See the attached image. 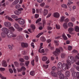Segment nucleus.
<instances>
[{
  "mask_svg": "<svg viewBox=\"0 0 79 79\" xmlns=\"http://www.w3.org/2000/svg\"><path fill=\"white\" fill-rule=\"evenodd\" d=\"M42 60L44 61H45L47 60V58L46 56H44L42 58Z\"/></svg>",
  "mask_w": 79,
  "mask_h": 79,
  "instance_id": "obj_29",
  "label": "nucleus"
},
{
  "mask_svg": "<svg viewBox=\"0 0 79 79\" xmlns=\"http://www.w3.org/2000/svg\"><path fill=\"white\" fill-rule=\"evenodd\" d=\"M73 47L71 46H69L68 47V50H72Z\"/></svg>",
  "mask_w": 79,
  "mask_h": 79,
  "instance_id": "obj_46",
  "label": "nucleus"
},
{
  "mask_svg": "<svg viewBox=\"0 0 79 79\" xmlns=\"http://www.w3.org/2000/svg\"><path fill=\"white\" fill-rule=\"evenodd\" d=\"M66 75L67 76V77H69L70 75V73H69V71H66Z\"/></svg>",
  "mask_w": 79,
  "mask_h": 79,
  "instance_id": "obj_26",
  "label": "nucleus"
},
{
  "mask_svg": "<svg viewBox=\"0 0 79 79\" xmlns=\"http://www.w3.org/2000/svg\"><path fill=\"white\" fill-rule=\"evenodd\" d=\"M17 29H18V31H21L23 30V28L19 27V28Z\"/></svg>",
  "mask_w": 79,
  "mask_h": 79,
  "instance_id": "obj_57",
  "label": "nucleus"
},
{
  "mask_svg": "<svg viewBox=\"0 0 79 79\" xmlns=\"http://www.w3.org/2000/svg\"><path fill=\"white\" fill-rule=\"evenodd\" d=\"M75 30L76 32H79V27L78 26H75L74 27Z\"/></svg>",
  "mask_w": 79,
  "mask_h": 79,
  "instance_id": "obj_18",
  "label": "nucleus"
},
{
  "mask_svg": "<svg viewBox=\"0 0 79 79\" xmlns=\"http://www.w3.org/2000/svg\"><path fill=\"white\" fill-rule=\"evenodd\" d=\"M21 69H22V71H25L26 70V68L24 67H22Z\"/></svg>",
  "mask_w": 79,
  "mask_h": 79,
  "instance_id": "obj_60",
  "label": "nucleus"
},
{
  "mask_svg": "<svg viewBox=\"0 0 79 79\" xmlns=\"http://www.w3.org/2000/svg\"><path fill=\"white\" fill-rule=\"evenodd\" d=\"M8 20H9V21H13V19H12L11 18L8 17Z\"/></svg>",
  "mask_w": 79,
  "mask_h": 79,
  "instance_id": "obj_58",
  "label": "nucleus"
},
{
  "mask_svg": "<svg viewBox=\"0 0 79 79\" xmlns=\"http://www.w3.org/2000/svg\"><path fill=\"white\" fill-rule=\"evenodd\" d=\"M8 47L9 48V49H10V50H12V49H13V47L12 46H11V45H8Z\"/></svg>",
  "mask_w": 79,
  "mask_h": 79,
  "instance_id": "obj_50",
  "label": "nucleus"
},
{
  "mask_svg": "<svg viewBox=\"0 0 79 79\" xmlns=\"http://www.w3.org/2000/svg\"><path fill=\"white\" fill-rule=\"evenodd\" d=\"M36 13H40L39 9H36Z\"/></svg>",
  "mask_w": 79,
  "mask_h": 79,
  "instance_id": "obj_63",
  "label": "nucleus"
},
{
  "mask_svg": "<svg viewBox=\"0 0 79 79\" xmlns=\"http://www.w3.org/2000/svg\"><path fill=\"white\" fill-rule=\"evenodd\" d=\"M31 63L32 66H34V60H33L31 61Z\"/></svg>",
  "mask_w": 79,
  "mask_h": 79,
  "instance_id": "obj_59",
  "label": "nucleus"
},
{
  "mask_svg": "<svg viewBox=\"0 0 79 79\" xmlns=\"http://www.w3.org/2000/svg\"><path fill=\"white\" fill-rule=\"evenodd\" d=\"M19 0H15L12 3V5L14 6L16 5L19 3Z\"/></svg>",
  "mask_w": 79,
  "mask_h": 79,
  "instance_id": "obj_14",
  "label": "nucleus"
},
{
  "mask_svg": "<svg viewBox=\"0 0 79 79\" xmlns=\"http://www.w3.org/2000/svg\"><path fill=\"white\" fill-rule=\"evenodd\" d=\"M11 17V18H12L14 19L17 18H18V16H16V15H12Z\"/></svg>",
  "mask_w": 79,
  "mask_h": 79,
  "instance_id": "obj_38",
  "label": "nucleus"
},
{
  "mask_svg": "<svg viewBox=\"0 0 79 79\" xmlns=\"http://www.w3.org/2000/svg\"><path fill=\"white\" fill-rule=\"evenodd\" d=\"M57 74H58L59 76H60L61 74H61V71H58L57 72Z\"/></svg>",
  "mask_w": 79,
  "mask_h": 79,
  "instance_id": "obj_52",
  "label": "nucleus"
},
{
  "mask_svg": "<svg viewBox=\"0 0 79 79\" xmlns=\"http://www.w3.org/2000/svg\"><path fill=\"white\" fill-rule=\"evenodd\" d=\"M0 71L1 72H3V71H5V69L3 68H0Z\"/></svg>",
  "mask_w": 79,
  "mask_h": 79,
  "instance_id": "obj_32",
  "label": "nucleus"
},
{
  "mask_svg": "<svg viewBox=\"0 0 79 79\" xmlns=\"http://www.w3.org/2000/svg\"><path fill=\"white\" fill-rule=\"evenodd\" d=\"M72 76L73 77H76L77 79H79V72H74L72 73Z\"/></svg>",
  "mask_w": 79,
  "mask_h": 79,
  "instance_id": "obj_6",
  "label": "nucleus"
},
{
  "mask_svg": "<svg viewBox=\"0 0 79 79\" xmlns=\"http://www.w3.org/2000/svg\"><path fill=\"white\" fill-rule=\"evenodd\" d=\"M40 40L42 42H45L46 41V39L44 37H42L40 38Z\"/></svg>",
  "mask_w": 79,
  "mask_h": 79,
  "instance_id": "obj_22",
  "label": "nucleus"
},
{
  "mask_svg": "<svg viewBox=\"0 0 79 79\" xmlns=\"http://www.w3.org/2000/svg\"><path fill=\"white\" fill-rule=\"evenodd\" d=\"M45 3L44 2L42 3L41 4H40V6L41 7H43L45 6Z\"/></svg>",
  "mask_w": 79,
  "mask_h": 79,
  "instance_id": "obj_47",
  "label": "nucleus"
},
{
  "mask_svg": "<svg viewBox=\"0 0 79 79\" xmlns=\"http://www.w3.org/2000/svg\"><path fill=\"white\" fill-rule=\"evenodd\" d=\"M25 64L26 66H28V65H29V61H27L25 62Z\"/></svg>",
  "mask_w": 79,
  "mask_h": 79,
  "instance_id": "obj_36",
  "label": "nucleus"
},
{
  "mask_svg": "<svg viewBox=\"0 0 79 79\" xmlns=\"http://www.w3.org/2000/svg\"><path fill=\"white\" fill-rule=\"evenodd\" d=\"M60 50H61V52H63L64 51L63 48L61 47H60L59 48H56V51H54L53 52V54L55 55V56H58L59 55V54L60 53Z\"/></svg>",
  "mask_w": 79,
  "mask_h": 79,
  "instance_id": "obj_4",
  "label": "nucleus"
},
{
  "mask_svg": "<svg viewBox=\"0 0 79 79\" xmlns=\"http://www.w3.org/2000/svg\"><path fill=\"white\" fill-rule=\"evenodd\" d=\"M31 27L32 28L33 30H34L35 29V25L34 24L31 25Z\"/></svg>",
  "mask_w": 79,
  "mask_h": 79,
  "instance_id": "obj_35",
  "label": "nucleus"
},
{
  "mask_svg": "<svg viewBox=\"0 0 79 79\" xmlns=\"http://www.w3.org/2000/svg\"><path fill=\"white\" fill-rule=\"evenodd\" d=\"M21 8V5L19 4H17L15 6V8L16 9H19V8Z\"/></svg>",
  "mask_w": 79,
  "mask_h": 79,
  "instance_id": "obj_30",
  "label": "nucleus"
},
{
  "mask_svg": "<svg viewBox=\"0 0 79 79\" xmlns=\"http://www.w3.org/2000/svg\"><path fill=\"white\" fill-rule=\"evenodd\" d=\"M43 67H44V68H46V69H47V68H48V65H45V64H44L43 65Z\"/></svg>",
  "mask_w": 79,
  "mask_h": 79,
  "instance_id": "obj_49",
  "label": "nucleus"
},
{
  "mask_svg": "<svg viewBox=\"0 0 79 79\" xmlns=\"http://www.w3.org/2000/svg\"><path fill=\"white\" fill-rule=\"evenodd\" d=\"M14 64L16 66H17V67L19 66V63L17 62H15Z\"/></svg>",
  "mask_w": 79,
  "mask_h": 79,
  "instance_id": "obj_45",
  "label": "nucleus"
},
{
  "mask_svg": "<svg viewBox=\"0 0 79 79\" xmlns=\"http://www.w3.org/2000/svg\"><path fill=\"white\" fill-rule=\"evenodd\" d=\"M68 25L69 27H73V24L71 22L69 23H68Z\"/></svg>",
  "mask_w": 79,
  "mask_h": 79,
  "instance_id": "obj_31",
  "label": "nucleus"
},
{
  "mask_svg": "<svg viewBox=\"0 0 79 79\" xmlns=\"http://www.w3.org/2000/svg\"><path fill=\"white\" fill-rule=\"evenodd\" d=\"M64 16H62L61 18L60 22H63L64 21Z\"/></svg>",
  "mask_w": 79,
  "mask_h": 79,
  "instance_id": "obj_39",
  "label": "nucleus"
},
{
  "mask_svg": "<svg viewBox=\"0 0 79 79\" xmlns=\"http://www.w3.org/2000/svg\"><path fill=\"white\" fill-rule=\"evenodd\" d=\"M4 25L6 27H10V26H11V24L10 22H6L4 23Z\"/></svg>",
  "mask_w": 79,
  "mask_h": 79,
  "instance_id": "obj_10",
  "label": "nucleus"
},
{
  "mask_svg": "<svg viewBox=\"0 0 79 79\" xmlns=\"http://www.w3.org/2000/svg\"><path fill=\"white\" fill-rule=\"evenodd\" d=\"M30 74L31 75V76H34V75H35V72H34V71H32L30 72Z\"/></svg>",
  "mask_w": 79,
  "mask_h": 79,
  "instance_id": "obj_24",
  "label": "nucleus"
},
{
  "mask_svg": "<svg viewBox=\"0 0 79 79\" xmlns=\"http://www.w3.org/2000/svg\"><path fill=\"white\" fill-rule=\"evenodd\" d=\"M51 45L52 44H51V43H49L48 44V47L49 48H50L51 50H53V49H54V47H51Z\"/></svg>",
  "mask_w": 79,
  "mask_h": 79,
  "instance_id": "obj_23",
  "label": "nucleus"
},
{
  "mask_svg": "<svg viewBox=\"0 0 79 79\" xmlns=\"http://www.w3.org/2000/svg\"><path fill=\"white\" fill-rule=\"evenodd\" d=\"M21 46L23 48H27L28 47V44L26 43H21Z\"/></svg>",
  "mask_w": 79,
  "mask_h": 79,
  "instance_id": "obj_9",
  "label": "nucleus"
},
{
  "mask_svg": "<svg viewBox=\"0 0 79 79\" xmlns=\"http://www.w3.org/2000/svg\"><path fill=\"white\" fill-rule=\"evenodd\" d=\"M15 21H18L19 24L21 25H23L25 23V21L24 19H15Z\"/></svg>",
  "mask_w": 79,
  "mask_h": 79,
  "instance_id": "obj_5",
  "label": "nucleus"
},
{
  "mask_svg": "<svg viewBox=\"0 0 79 79\" xmlns=\"http://www.w3.org/2000/svg\"><path fill=\"white\" fill-rule=\"evenodd\" d=\"M56 69V67H53L52 68V71H55Z\"/></svg>",
  "mask_w": 79,
  "mask_h": 79,
  "instance_id": "obj_61",
  "label": "nucleus"
},
{
  "mask_svg": "<svg viewBox=\"0 0 79 79\" xmlns=\"http://www.w3.org/2000/svg\"><path fill=\"white\" fill-rule=\"evenodd\" d=\"M63 27L65 29H67L68 27L67 26V23H64L63 25Z\"/></svg>",
  "mask_w": 79,
  "mask_h": 79,
  "instance_id": "obj_28",
  "label": "nucleus"
},
{
  "mask_svg": "<svg viewBox=\"0 0 79 79\" xmlns=\"http://www.w3.org/2000/svg\"><path fill=\"white\" fill-rule=\"evenodd\" d=\"M51 15H52V14L51 13H49L48 14V15L47 16L46 18H49V17H50V16H51Z\"/></svg>",
  "mask_w": 79,
  "mask_h": 79,
  "instance_id": "obj_48",
  "label": "nucleus"
},
{
  "mask_svg": "<svg viewBox=\"0 0 79 79\" xmlns=\"http://www.w3.org/2000/svg\"><path fill=\"white\" fill-rule=\"evenodd\" d=\"M74 28H72V27H70L68 29V31L69 33V34H71L72 32H73V31H74Z\"/></svg>",
  "mask_w": 79,
  "mask_h": 79,
  "instance_id": "obj_15",
  "label": "nucleus"
},
{
  "mask_svg": "<svg viewBox=\"0 0 79 79\" xmlns=\"http://www.w3.org/2000/svg\"><path fill=\"white\" fill-rule=\"evenodd\" d=\"M43 34H44V32H42L40 33L36 36V37L37 38H39V37H40V35H43Z\"/></svg>",
  "mask_w": 79,
  "mask_h": 79,
  "instance_id": "obj_25",
  "label": "nucleus"
},
{
  "mask_svg": "<svg viewBox=\"0 0 79 79\" xmlns=\"http://www.w3.org/2000/svg\"><path fill=\"white\" fill-rule=\"evenodd\" d=\"M65 56H66V54L64 53H62L61 54V58H64Z\"/></svg>",
  "mask_w": 79,
  "mask_h": 79,
  "instance_id": "obj_34",
  "label": "nucleus"
},
{
  "mask_svg": "<svg viewBox=\"0 0 79 79\" xmlns=\"http://www.w3.org/2000/svg\"><path fill=\"white\" fill-rule=\"evenodd\" d=\"M58 68L57 70H59V69H62L63 70L65 71L66 69H68L69 68V65H68L66 63H64L59 62L58 64Z\"/></svg>",
  "mask_w": 79,
  "mask_h": 79,
  "instance_id": "obj_2",
  "label": "nucleus"
},
{
  "mask_svg": "<svg viewBox=\"0 0 79 79\" xmlns=\"http://www.w3.org/2000/svg\"><path fill=\"white\" fill-rule=\"evenodd\" d=\"M38 3H42L43 2V0H37Z\"/></svg>",
  "mask_w": 79,
  "mask_h": 79,
  "instance_id": "obj_62",
  "label": "nucleus"
},
{
  "mask_svg": "<svg viewBox=\"0 0 79 79\" xmlns=\"http://www.w3.org/2000/svg\"><path fill=\"white\" fill-rule=\"evenodd\" d=\"M2 65L3 66H4V67H6V66H8V64L6 61L4 60L2 61Z\"/></svg>",
  "mask_w": 79,
  "mask_h": 79,
  "instance_id": "obj_11",
  "label": "nucleus"
},
{
  "mask_svg": "<svg viewBox=\"0 0 79 79\" xmlns=\"http://www.w3.org/2000/svg\"><path fill=\"white\" fill-rule=\"evenodd\" d=\"M54 17L58 18L60 17V14L57 12H56L54 14Z\"/></svg>",
  "mask_w": 79,
  "mask_h": 79,
  "instance_id": "obj_12",
  "label": "nucleus"
},
{
  "mask_svg": "<svg viewBox=\"0 0 79 79\" xmlns=\"http://www.w3.org/2000/svg\"><path fill=\"white\" fill-rule=\"evenodd\" d=\"M75 61H76V60H75L73 56H69L68 57V59L67 60V63L69 66L71 65V63H74Z\"/></svg>",
  "mask_w": 79,
  "mask_h": 79,
  "instance_id": "obj_3",
  "label": "nucleus"
},
{
  "mask_svg": "<svg viewBox=\"0 0 79 79\" xmlns=\"http://www.w3.org/2000/svg\"><path fill=\"white\" fill-rule=\"evenodd\" d=\"M43 26H45V23H46V22L45 21V20H43Z\"/></svg>",
  "mask_w": 79,
  "mask_h": 79,
  "instance_id": "obj_53",
  "label": "nucleus"
},
{
  "mask_svg": "<svg viewBox=\"0 0 79 79\" xmlns=\"http://www.w3.org/2000/svg\"><path fill=\"white\" fill-rule=\"evenodd\" d=\"M59 79H64V74H61L59 76Z\"/></svg>",
  "mask_w": 79,
  "mask_h": 79,
  "instance_id": "obj_17",
  "label": "nucleus"
},
{
  "mask_svg": "<svg viewBox=\"0 0 79 79\" xmlns=\"http://www.w3.org/2000/svg\"><path fill=\"white\" fill-rule=\"evenodd\" d=\"M23 8H20L18 10L15 11H14V13L16 15H19L21 13V11H23Z\"/></svg>",
  "mask_w": 79,
  "mask_h": 79,
  "instance_id": "obj_7",
  "label": "nucleus"
},
{
  "mask_svg": "<svg viewBox=\"0 0 79 79\" xmlns=\"http://www.w3.org/2000/svg\"><path fill=\"white\" fill-rule=\"evenodd\" d=\"M38 56H36L35 58V61L36 62H37L38 61Z\"/></svg>",
  "mask_w": 79,
  "mask_h": 79,
  "instance_id": "obj_54",
  "label": "nucleus"
},
{
  "mask_svg": "<svg viewBox=\"0 0 79 79\" xmlns=\"http://www.w3.org/2000/svg\"><path fill=\"white\" fill-rule=\"evenodd\" d=\"M62 36L64 40H68V38L66 36V35H65V34L64 33H63V35H62Z\"/></svg>",
  "mask_w": 79,
  "mask_h": 79,
  "instance_id": "obj_19",
  "label": "nucleus"
},
{
  "mask_svg": "<svg viewBox=\"0 0 79 79\" xmlns=\"http://www.w3.org/2000/svg\"><path fill=\"white\" fill-rule=\"evenodd\" d=\"M58 42H59V41L58 40H54V43L56 44V45L58 46Z\"/></svg>",
  "mask_w": 79,
  "mask_h": 79,
  "instance_id": "obj_33",
  "label": "nucleus"
},
{
  "mask_svg": "<svg viewBox=\"0 0 79 79\" xmlns=\"http://www.w3.org/2000/svg\"><path fill=\"white\" fill-rule=\"evenodd\" d=\"M17 71L18 72H21V71H22V69H21H21L18 68L17 69Z\"/></svg>",
  "mask_w": 79,
  "mask_h": 79,
  "instance_id": "obj_51",
  "label": "nucleus"
},
{
  "mask_svg": "<svg viewBox=\"0 0 79 79\" xmlns=\"http://www.w3.org/2000/svg\"><path fill=\"white\" fill-rule=\"evenodd\" d=\"M2 31H3V32H5L6 33V35L9 38H11V37H15L16 36V35L12 33V32L9 31L8 29L4 27L2 29Z\"/></svg>",
  "mask_w": 79,
  "mask_h": 79,
  "instance_id": "obj_1",
  "label": "nucleus"
},
{
  "mask_svg": "<svg viewBox=\"0 0 79 79\" xmlns=\"http://www.w3.org/2000/svg\"><path fill=\"white\" fill-rule=\"evenodd\" d=\"M9 71L10 73H11V74H12V73H13V69H9Z\"/></svg>",
  "mask_w": 79,
  "mask_h": 79,
  "instance_id": "obj_40",
  "label": "nucleus"
},
{
  "mask_svg": "<svg viewBox=\"0 0 79 79\" xmlns=\"http://www.w3.org/2000/svg\"><path fill=\"white\" fill-rule=\"evenodd\" d=\"M14 27L16 29H18L19 27V26L17 23H15L14 25Z\"/></svg>",
  "mask_w": 79,
  "mask_h": 79,
  "instance_id": "obj_27",
  "label": "nucleus"
},
{
  "mask_svg": "<svg viewBox=\"0 0 79 79\" xmlns=\"http://www.w3.org/2000/svg\"><path fill=\"white\" fill-rule=\"evenodd\" d=\"M51 74L52 76H53V77H56V72H51Z\"/></svg>",
  "mask_w": 79,
  "mask_h": 79,
  "instance_id": "obj_16",
  "label": "nucleus"
},
{
  "mask_svg": "<svg viewBox=\"0 0 79 79\" xmlns=\"http://www.w3.org/2000/svg\"><path fill=\"white\" fill-rule=\"evenodd\" d=\"M62 7L63 8H67V6L65 4H64L62 5Z\"/></svg>",
  "mask_w": 79,
  "mask_h": 79,
  "instance_id": "obj_41",
  "label": "nucleus"
},
{
  "mask_svg": "<svg viewBox=\"0 0 79 79\" xmlns=\"http://www.w3.org/2000/svg\"><path fill=\"white\" fill-rule=\"evenodd\" d=\"M41 18H39L36 21V24H37L38 23H39V22H40L41 21Z\"/></svg>",
  "mask_w": 79,
  "mask_h": 79,
  "instance_id": "obj_43",
  "label": "nucleus"
},
{
  "mask_svg": "<svg viewBox=\"0 0 79 79\" xmlns=\"http://www.w3.org/2000/svg\"><path fill=\"white\" fill-rule=\"evenodd\" d=\"M9 29L10 31H12V32H14L15 31V28L13 27H11L9 28Z\"/></svg>",
  "mask_w": 79,
  "mask_h": 79,
  "instance_id": "obj_21",
  "label": "nucleus"
},
{
  "mask_svg": "<svg viewBox=\"0 0 79 79\" xmlns=\"http://www.w3.org/2000/svg\"><path fill=\"white\" fill-rule=\"evenodd\" d=\"M46 42L47 43H48H48H50V42H52V40L50 39L46 41Z\"/></svg>",
  "mask_w": 79,
  "mask_h": 79,
  "instance_id": "obj_55",
  "label": "nucleus"
},
{
  "mask_svg": "<svg viewBox=\"0 0 79 79\" xmlns=\"http://www.w3.org/2000/svg\"><path fill=\"white\" fill-rule=\"evenodd\" d=\"M24 59H25V60H28L29 58V56H26L24 57Z\"/></svg>",
  "mask_w": 79,
  "mask_h": 79,
  "instance_id": "obj_44",
  "label": "nucleus"
},
{
  "mask_svg": "<svg viewBox=\"0 0 79 79\" xmlns=\"http://www.w3.org/2000/svg\"><path fill=\"white\" fill-rule=\"evenodd\" d=\"M48 10L47 9H44V11L43 15L44 16H46L48 14Z\"/></svg>",
  "mask_w": 79,
  "mask_h": 79,
  "instance_id": "obj_13",
  "label": "nucleus"
},
{
  "mask_svg": "<svg viewBox=\"0 0 79 79\" xmlns=\"http://www.w3.org/2000/svg\"><path fill=\"white\" fill-rule=\"evenodd\" d=\"M21 53L22 55H26V51H22L21 52Z\"/></svg>",
  "mask_w": 79,
  "mask_h": 79,
  "instance_id": "obj_56",
  "label": "nucleus"
},
{
  "mask_svg": "<svg viewBox=\"0 0 79 79\" xmlns=\"http://www.w3.org/2000/svg\"><path fill=\"white\" fill-rule=\"evenodd\" d=\"M6 33L2 32L1 33V36L2 37H6Z\"/></svg>",
  "mask_w": 79,
  "mask_h": 79,
  "instance_id": "obj_20",
  "label": "nucleus"
},
{
  "mask_svg": "<svg viewBox=\"0 0 79 79\" xmlns=\"http://www.w3.org/2000/svg\"><path fill=\"white\" fill-rule=\"evenodd\" d=\"M56 29H60V25L56 24Z\"/></svg>",
  "mask_w": 79,
  "mask_h": 79,
  "instance_id": "obj_37",
  "label": "nucleus"
},
{
  "mask_svg": "<svg viewBox=\"0 0 79 79\" xmlns=\"http://www.w3.org/2000/svg\"><path fill=\"white\" fill-rule=\"evenodd\" d=\"M73 2H72L69 1L68 2L67 5L68 6L70 5H71V4H73Z\"/></svg>",
  "mask_w": 79,
  "mask_h": 79,
  "instance_id": "obj_42",
  "label": "nucleus"
},
{
  "mask_svg": "<svg viewBox=\"0 0 79 79\" xmlns=\"http://www.w3.org/2000/svg\"><path fill=\"white\" fill-rule=\"evenodd\" d=\"M40 44V48L39 49V52L40 53H45V51H44V49H41V51H40V49L43 48V47H42V46H43V43H41Z\"/></svg>",
  "mask_w": 79,
  "mask_h": 79,
  "instance_id": "obj_8",
  "label": "nucleus"
},
{
  "mask_svg": "<svg viewBox=\"0 0 79 79\" xmlns=\"http://www.w3.org/2000/svg\"><path fill=\"white\" fill-rule=\"evenodd\" d=\"M39 17V15L36 14L35 15V18H37Z\"/></svg>",
  "mask_w": 79,
  "mask_h": 79,
  "instance_id": "obj_64",
  "label": "nucleus"
}]
</instances>
